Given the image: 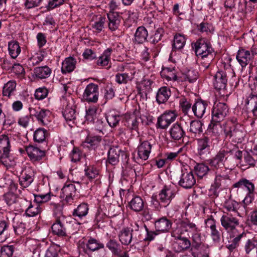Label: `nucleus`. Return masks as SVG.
Wrapping results in <instances>:
<instances>
[{
	"label": "nucleus",
	"mask_w": 257,
	"mask_h": 257,
	"mask_svg": "<svg viewBox=\"0 0 257 257\" xmlns=\"http://www.w3.org/2000/svg\"><path fill=\"white\" fill-rule=\"evenodd\" d=\"M233 149L224 147L221 149L214 157L208 160V163L213 170L223 168L231 170L234 167V164L230 156L233 154Z\"/></svg>",
	"instance_id": "obj_1"
},
{
	"label": "nucleus",
	"mask_w": 257,
	"mask_h": 257,
	"mask_svg": "<svg viewBox=\"0 0 257 257\" xmlns=\"http://www.w3.org/2000/svg\"><path fill=\"white\" fill-rule=\"evenodd\" d=\"M180 227L181 229L180 233L187 232L192 239L193 247L198 249L202 244V237L197 225L189 219L184 218L180 222Z\"/></svg>",
	"instance_id": "obj_2"
},
{
	"label": "nucleus",
	"mask_w": 257,
	"mask_h": 257,
	"mask_svg": "<svg viewBox=\"0 0 257 257\" xmlns=\"http://www.w3.org/2000/svg\"><path fill=\"white\" fill-rule=\"evenodd\" d=\"M229 108L225 103L215 102L212 110V126L211 128L213 133H216L217 136L219 135V132L217 131L218 128H221L214 122H220L223 120L228 115Z\"/></svg>",
	"instance_id": "obj_3"
},
{
	"label": "nucleus",
	"mask_w": 257,
	"mask_h": 257,
	"mask_svg": "<svg viewBox=\"0 0 257 257\" xmlns=\"http://www.w3.org/2000/svg\"><path fill=\"white\" fill-rule=\"evenodd\" d=\"M78 247L80 253L89 254L90 252L103 249L104 245L99 240L92 237H89L83 240H80Z\"/></svg>",
	"instance_id": "obj_4"
},
{
	"label": "nucleus",
	"mask_w": 257,
	"mask_h": 257,
	"mask_svg": "<svg viewBox=\"0 0 257 257\" xmlns=\"http://www.w3.org/2000/svg\"><path fill=\"white\" fill-rule=\"evenodd\" d=\"M237 214L231 212H223L220 218V223L223 228L227 232H233L240 222Z\"/></svg>",
	"instance_id": "obj_5"
},
{
	"label": "nucleus",
	"mask_w": 257,
	"mask_h": 257,
	"mask_svg": "<svg viewBox=\"0 0 257 257\" xmlns=\"http://www.w3.org/2000/svg\"><path fill=\"white\" fill-rule=\"evenodd\" d=\"M224 132L226 137L232 138V141L236 143H241L245 137V133L244 127L239 124L226 126Z\"/></svg>",
	"instance_id": "obj_6"
},
{
	"label": "nucleus",
	"mask_w": 257,
	"mask_h": 257,
	"mask_svg": "<svg viewBox=\"0 0 257 257\" xmlns=\"http://www.w3.org/2000/svg\"><path fill=\"white\" fill-rule=\"evenodd\" d=\"M227 82L226 73L224 70H218L214 76L213 85L216 89L220 90L222 95L228 96L226 91Z\"/></svg>",
	"instance_id": "obj_7"
},
{
	"label": "nucleus",
	"mask_w": 257,
	"mask_h": 257,
	"mask_svg": "<svg viewBox=\"0 0 257 257\" xmlns=\"http://www.w3.org/2000/svg\"><path fill=\"white\" fill-rule=\"evenodd\" d=\"M99 87L97 84L91 83L88 84L83 92V99L87 102L96 103L99 96Z\"/></svg>",
	"instance_id": "obj_8"
},
{
	"label": "nucleus",
	"mask_w": 257,
	"mask_h": 257,
	"mask_svg": "<svg viewBox=\"0 0 257 257\" xmlns=\"http://www.w3.org/2000/svg\"><path fill=\"white\" fill-rule=\"evenodd\" d=\"M196 55L198 57L206 56L207 55L213 53L210 45L204 39H200L194 44Z\"/></svg>",
	"instance_id": "obj_9"
},
{
	"label": "nucleus",
	"mask_w": 257,
	"mask_h": 257,
	"mask_svg": "<svg viewBox=\"0 0 257 257\" xmlns=\"http://www.w3.org/2000/svg\"><path fill=\"white\" fill-rule=\"evenodd\" d=\"M179 230H174L171 232V236L178 239L175 243V248L177 252H181L187 250L190 247V241L185 237H182Z\"/></svg>",
	"instance_id": "obj_10"
},
{
	"label": "nucleus",
	"mask_w": 257,
	"mask_h": 257,
	"mask_svg": "<svg viewBox=\"0 0 257 257\" xmlns=\"http://www.w3.org/2000/svg\"><path fill=\"white\" fill-rule=\"evenodd\" d=\"M177 114L175 111H166L158 118L157 125L161 129L167 128L176 118Z\"/></svg>",
	"instance_id": "obj_11"
},
{
	"label": "nucleus",
	"mask_w": 257,
	"mask_h": 257,
	"mask_svg": "<svg viewBox=\"0 0 257 257\" xmlns=\"http://www.w3.org/2000/svg\"><path fill=\"white\" fill-rule=\"evenodd\" d=\"M29 110L31 114L37 118L40 124L45 125L50 122V115H51V112L49 110L41 109L39 107L37 109L29 107Z\"/></svg>",
	"instance_id": "obj_12"
},
{
	"label": "nucleus",
	"mask_w": 257,
	"mask_h": 257,
	"mask_svg": "<svg viewBox=\"0 0 257 257\" xmlns=\"http://www.w3.org/2000/svg\"><path fill=\"white\" fill-rule=\"evenodd\" d=\"M140 71L135 68L132 69L130 72L118 73L115 75V81L118 84H126L131 81L133 79H139Z\"/></svg>",
	"instance_id": "obj_13"
},
{
	"label": "nucleus",
	"mask_w": 257,
	"mask_h": 257,
	"mask_svg": "<svg viewBox=\"0 0 257 257\" xmlns=\"http://www.w3.org/2000/svg\"><path fill=\"white\" fill-rule=\"evenodd\" d=\"M76 189L75 185L72 183L65 184L61 189L60 198L67 203H71L75 196Z\"/></svg>",
	"instance_id": "obj_14"
},
{
	"label": "nucleus",
	"mask_w": 257,
	"mask_h": 257,
	"mask_svg": "<svg viewBox=\"0 0 257 257\" xmlns=\"http://www.w3.org/2000/svg\"><path fill=\"white\" fill-rule=\"evenodd\" d=\"M196 181L191 171L182 170L178 184L185 189L191 188L195 184Z\"/></svg>",
	"instance_id": "obj_15"
},
{
	"label": "nucleus",
	"mask_w": 257,
	"mask_h": 257,
	"mask_svg": "<svg viewBox=\"0 0 257 257\" xmlns=\"http://www.w3.org/2000/svg\"><path fill=\"white\" fill-rule=\"evenodd\" d=\"M66 106L63 111V115L67 121H72L76 119V105L73 99H67Z\"/></svg>",
	"instance_id": "obj_16"
},
{
	"label": "nucleus",
	"mask_w": 257,
	"mask_h": 257,
	"mask_svg": "<svg viewBox=\"0 0 257 257\" xmlns=\"http://www.w3.org/2000/svg\"><path fill=\"white\" fill-rule=\"evenodd\" d=\"M232 188L235 189L237 193L242 191H245L246 192H254V185L251 181L243 178L240 179L233 184Z\"/></svg>",
	"instance_id": "obj_17"
},
{
	"label": "nucleus",
	"mask_w": 257,
	"mask_h": 257,
	"mask_svg": "<svg viewBox=\"0 0 257 257\" xmlns=\"http://www.w3.org/2000/svg\"><path fill=\"white\" fill-rule=\"evenodd\" d=\"M35 177V173L34 170L28 168L26 169L21 174L19 178L20 185L23 188L29 187L33 182Z\"/></svg>",
	"instance_id": "obj_18"
},
{
	"label": "nucleus",
	"mask_w": 257,
	"mask_h": 257,
	"mask_svg": "<svg viewBox=\"0 0 257 257\" xmlns=\"http://www.w3.org/2000/svg\"><path fill=\"white\" fill-rule=\"evenodd\" d=\"M26 151L33 162L39 161L42 160L45 156V150H41L39 148L33 146H29L26 148Z\"/></svg>",
	"instance_id": "obj_19"
},
{
	"label": "nucleus",
	"mask_w": 257,
	"mask_h": 257,
	"mask_svg": "<svg viewBox=\"0 0 257 257\" xmlns=\"http://www.w3.org/2000/svg\"><path fill=\"white\" fill-rule=\"evenodd\" d=\"M108 18V27L111 31L118 29L121 20V17L116 12H109L107 14Z\"/></svg>",
	"instance_id": "obj_20"
},
{
	"label": "nucleus",
	"mask_w": 257,
	"mask_h": 257,
	"mask_svg": "<svg viewBox=\"0 0 257 257\" xmlns=\"http://www.w3.org/2000/svg\"><path fill=\"white\" fill-rule=\"evenodd\" d=\"M152 145L148 141H144L140 143L138 147V155L139 158L143 160H147L151 152Z\"/></svg>",
	"instance_id": "obj_21"
},
{
	"label": "nucleus",
	"mask_w": 257,
	"mask_h": 257,
	"mask_svg": "<svg viewBox=\"0 0 257 257\" xmlns=\"http://www.w3.org/2000/svg\"><path fill=\"white\" fill-rule=\"evenodd\" d=\"M160 202L164 207L167 206L174 197V191L169 187L165 186L160 191L159 194Z\"/></svg>",
	"instance_id": "obj_22"
},
{
	"label": "nucleus",
	"mask_w": 257,
	"mask_h": 257,
	"mask_svg": "<svg viewBox=\"0 0 257 257\" xmlns=\"http://www.w3.org/2000/svg\"><path fill=\"white\" fill-rule=\"evenodd\" d=\"M208 102L202 99L197 100L192 106V110L195 116L198 118H202L205 114Z\"/></svg>",
	"instance_id": "obj_23"
},
{
	"label": "nucleus",
	"mask_w": 257,
	"mask_h": 257,
	"mask_svg": "<svg viewBox=\"0 0 257 257\" xmlns=\"http://www.w3.org/2000/svg\"><path fill=\"white\" fill-rule=\"evenodd\" d=\"M253 56V53L251 54L249 51L241 49L238 51L236 59L242 67H244L249 63Z\"/></svg>",
	"instance_id": "obj_24"
},
{
	"label": "nucleus",
	"mask_w": 257,
	"mask_h": 257,
	"mask_svg": "<svg viewBox=\"0 0 257 257\" xmlns=\"http://www.w3.org/2000/svg\"><path fill=\"white\" fill-rule=\"evenodd\" d=\"M211 141L208 137H203L197 140V150L200 155L208 153L211 144Z\"/></svg>",
	"instance_id": "obj_25"
},
{
	"label": "nucleus",
	"mask_w": 257,
	"mask_h": 257,
	"mask_svg": "<svg viewBox=\"0 0 257 257\" xmlns=\"http://www.w3.org/2000/svg\"><path fill=\"white\" fill-rule=\"evenodd\" d=\"M10 141L8 136L3 135L0 136V152L2 157L7 158L10 152Z\"/></svg>",
	"instance_id": "obj_26"
},
{
	"label": "nucleus",
	"mask_w": 257,
	"mask_h": 257,
	"mask_svg": "<svg viewBox=\"0 0 257 257\" xmlns=\"http://www.w3.org/2000/svg\"><path fill=\"white\" fill-rule=\"evenodd\" d=\"M54 234L60 236L66 235V228L65 225L64 219L60 217L53 223L51 227Z\"/></svg>",
	"instance_id": "obj_27"
},
{
	"label": "nucleus",
	"mask_w": 257,
	"mask_h": 257,
	"mask_svg": "<svg viewBox=\"0 0 257 257\" xmlns=\"http://www.w3.org/2000/svg\"><path fill=\"white\" fill-rule=\"evenodd\" d=\"M171 221L165 217L158 219L155 222L156 231L158 232H167L171 228Z\"/></svg>",
	"instance_id": "obj_28"
},
{
	"label": "nucleus",
	"mask_w": 257,
	"mask_h": 257,
	"mask_svg": "<svg viewBox=\"0 0 257 257\" xmlns=\"http://www.w3.org/2000/svg\"><path fill=\"white\" fill-rule=\"evenodd\" d=\"M121 150L117 147H112L108 152V159L107 163L111 165H116L119 162L120 153Z\"/></svg>",
	"instance_id": "obj_29"
},
{
	"label": "nucleus",
	"mask_w": 257,
	"mask_h": 257,
	"mask_svg": "<svg viewBox=\"0 0 257 257\" xmlns=\"http://www.w3.org/2000/svg\"><path fill=\"white\" fill-rule=\"evenodd\" d=\"M170 137L174 141H179L185 135V131L178 124L174 123L169 130Z\"/></svg>",
	"instance_id": "obj_30"
},
{
	"label": "nucleus",
	"mask_w": 257,
	"mask_h": 257,
	"mask_svg": "<svg viewBox=\"0 0 257 257\" xmlns=\"http://www.w3.org/2000/svg\"><path fill=\"white\" fill-rule=\"evenodd\" d=\"M171 91L169 88L164 86L159 89L156 94V100L159 104L166 102L171 96Z\"/></svg>",
	"instance_id": "obj_31"
},
{
	"label": "nucleus",
	"mask_w": 257,
	"mask_h": 257,
	"mask_svg": "<svg viewBox=\"0 0 257 257\" xmlns=\"http://www.w3.org/2000/svg\"><path fill=\"white\" fill-rule=\"evenodd\" d=\"M106 18L101 15L93 17L90 25L91 28L97 33L100 32L104 28Z\"/></svg>",
	"instance_id": "obj_32"
},
{
	"label": "nucleus",
	"mask_w": 257,
	"mask_h": 257,
	"mask_svg": "<svg viewBox=\"0 0 257 257\" xmlns=\"http://www.w3.org/2000/svg\"><path fill=\"white\" fill-rule=\"evenodd\" d=\"M76 60L73 57L65 58L62 62L61 71L63 74L72 72L76 67Z\"/></svg>",
	"instance_id": "obj_33"
},
{
	"label": "nucleus",
	"mask_w": 257,
	"mask_h": 257,
	"mask_svg": "<svg viewBox=\"0 0 257 257\" xmlns=\"http://www.w3.org/2000/svg\"><path fill=\"white\" fill-rule=\"evenodd\" d=\"M148 32L143 26L139 27L135 34V42L138 44H143L147 41Z\"/></svg>",
	"instance_id": "obj_34"
},
{
	"label": "nucleus",
	"mask_w": 257,
	"mask_h": 257,
	"mask_svg": "<svg viewBox=\"0 0 257 257\" xmlns=\"http://www.w3.org/2000/svg\"><path fill=\"white\" fill-rule=\"evenodd\" d=\"M112 50L111 48H107L103 53L98 57L96 64L98 66L105 67L109 64L110 61V56Z\"/></svg>",
	"instance_id": "obj_35"
},
{
	"label": "nucleus",
	"mask_w": 257,
	"mask_h": 257,
	"mask_svg": "<svg viewBox=\"0 0 257 257\" xmlns=\"http://www.w3.org/2000/svg\"><path fill=\"white\" fill-rule=\"evenodd\" d=\"M51 72V69L47 66L36 67L34 70L35 77L40 79L48 78Z\"/></svg>",
	"instance_id": "obj_36"
},
{
	"label": "nucleus",
	"mask_w": 257,
	"mask_h": 257,
	"mask_svg": "<svg viewBox=\"0 0 257 257\" xmlns=\"http://www.w3.org/2000/svg\"><path fill=\"white\" fill-rule=\"evenodd\" d=\"M129 207L134 211L139 212L143 210L144 202L140 196H135L129 202Z\"/></svg>",
	"instance_id": "obj_37"
},
{
	"label": "nucleus",
	"mask_w": 257,
	"mask_h": 257,
	"mask_svg": "<svg viewBox=\"0 0 257 257\" xmlns=\"http://www.w3.org/2000/svg\"><path fill=\"white\" fill-rule=\"evenodd\" d=\"M88 211L89 206L88 204L82 203L74 209L72 215L75 217H77L79 218H82L87 215Z\"/></svg>",
	"instance_id": "obj_38"
},
{
	"label": "nucleus",
	"mask_w": 257,
	"mask_h": 257,
	"mask_svg": "<svg viewBox=\"0 0 257 257\" xmlns=\"http://www.w3.org/2000/svg\"><path fill=\"white\" fill-rule=\"evenodd\" d=\"M245 103L252 107V112L254 117H257V94L250 93L246 98Z\"/></svg>",
	"instance_id": "obj_39"
},
{
	"label": "nucleus",
	"mask_w": 257,
	"mask_h": 257,
	"mask_svg": "<svg viewBox=\"0 0 257 257\" xmlns=\"http://www.w3.org/2000/svg\"><path fill=\"white\" fill-rule=\"evenodd\" d=\"M118 237L122 244L128 245L132 240V234L128 228H124L120 231Z\"/></svg>",
	"instance_id": "obj_40"
},
{
	"label": "nucleus",
	"mask_w": 257,
	"mask_h": 257,
	"mask_svg": "<svg viewBox=\"0 0 257 257\" xmlns=\"http://www.w3.org/2000/svg\"><path fill=\"white\" fill-rule=\"evenodd\" d=\"M125 125L133 130H136L138 126L137 116L134 114L126 113L124 116Z\"/></svg>",
	"instance_id": "obj_41"
},
{
	"label": "nucleus",
	"mask_w": 257,
	"mask_h": 257,
	"mask_svg": "<svg viewBox=\"0 0 257 257\" xmlns=\"http://www.w3.org/2000/svg\"><path fill=\"white\" fill-rule=\"evenodd\" d=\"M17 83L15 80H10L4 84L3 88V96L10 98L16 90Z\"/></svg>",
	"instance_id": "obj_42"
},
{
	"label": "nucleus",
	"mask_w": 257,
	"mask_h": 257,
	"mask_svg": "<svg viewBox=\"0 0 257 257\" xmlns=\"http://www.w3.org/2000/svg\"><path fill=\"white\" fill-rule=\"evenodd\" d=\"M8 50L9 54L13 59L16 58L21 52V47L18 42L12 41L9 42Z\"/></svg>",
	"instance_id": "obj_43"
},
{
	"label": "nucleus",
	"mask_w": 257,
	"mask_h": 257,
	"mask_svg": "<svg viewBox=\"0 0 257 257\" xmlns=\"http://www.w3.org/2000/svg\"><path fill=\"white\" fill-rule=\"evenodd\" d=\"M106 246L114 255H120V250L122 247L113 239H110L106 244Z\"/></svg>",
	"instance_id": "obj_44"
},
{
	"label": "nucleus",
	"mask_w": 257,
	"mask_h": 257,
	"mask_svg": "<svg viewBox=\"0 0 257 257\" xmlns=\"http://www.w3.org/2000/svg\"><path fill=\"white\" fill-rule=\"evenodd\" d=\"M101 141V137L100 136H89L87 137L84 145L95 149L99 145Z\"/></svg>",
	"instance_id": "obj_45"
},
{
	"label": "nucleus",
	"mask_w": 257,
	"mask_h": 257,
	"mask_svg": "<svg viewBox=\"0 0 257 257\" xmlns=\"http://www.w3.org/2000/svg\"><path fill=\"white\" fill-rule=\"evenodd\" d=\"M257 246V240L254 238L246 239L244 242L243 247L246 254H251Z\"/></svg>",
	"instance_id": "obj_46"
},
{
	"label": "nucleus",
	"mask_w": 257,
	"mask_h": 257,
	"mask_svg": "<svg viewBox=\"0 0 257 257\" xmlns=\"http://www.w3.org/2000/svg\"><path fill=\"white\" fill-rule=\"evenodd\" d=\"M161 75L168 81H175L177 80V74L174 68L168 67L164 68L161 72Z\"/></svg>",
	"instance_id": "obj_47"
},
{
	"label": "nucleus",
	"mask_w": 257,
	"mask_h": 257,
	"mask_svg": "<svg viewBox=\"0 0 257 257\" xmlns=\"http://www.w3.org/2000/svg\"><path fill=\"white\" fill-rule=\"evenodd\" d=\"M41 211L42 208L40 207V204L36 202L33 204L32 203L30 204L26 210L25 213L28 216L33 217L39 214Z\"/></svg>",
	"instance_id": "obj_48"
},
{
	"label": "nucleus",
	"mask_w": 257,
	"mask_h": 257,
	"mask_svg": "<svg viewBox=\"0 0 257 257\" xmlns=\"http://www.w3.org/2000/svg\"><path fill=\"white\" fill-rule=\"evenodd\" d=\"M202 132V122L198 120H192L190 124L189 132L196 136L197 134H200Z\"/></svg>",
	"instance_id": "obj_49"
},
{
	"label": "nucleus",
	"mask_w": 257,
	"mask_h": 257,
	"mask_svg": "<svg viewBox=\"0 0 257 257\" xmlns=\"http://www.w3.org/2000/svg\"><path fill=\"white\" fill-rule=\"evenodd\" d=\"M227 180L228 177L226 175H217L215 177L214 182L212 185V187L214 188L215 189L220 187L224 188L226 185Z\"/></svg>",
	"instance_id": "obj_50"
},
{
	"label": "nucleus",
	"mask_w": 257,
	"mask_h": 257,
	"mask_svg": "<svg viewBox=\"0 0 257 257\" xmlns=\"http://www.w3.org/2000/svg\"><path fill=\"white\" fill-rule=\"evenodd\" d=\"M246 234L243 232L237 235L236 237H234L232 241L226 245L227 248L230 250L232 251L233 250L236 249L239 244L241 238H243L246 237Z\"/></svg>",
	"instance_id": "obj_51"
},
{
	"label": "nucleus",
	"mask_w": 257,
	"mask_h": 257,
	"mask_svg": "<svg viewBox=\"0 0 257 257\" xmlns=\"http://www.w3.org/2000/svg\"><path fill=\"white\" fill-rule=\"evenodd\" d=\"M106 120L111 127H115L120 120V116L115 112H110L106 116Z\"/></svg>",
	"instance_id": "obj_52"
},
{
	"label": "nucleus",
	"mask_w": 257,
	"mask_h": 257,
	"mask_svg": "<svg viewBox=\"0 0 257 257\" xmlns=\"http://www.w3.org/2000/svg\"><path fill=\"white\" fill-rule=\"evenodd\" d=\"M85 174L89 180H92L99 176V171L94 166L91 165L85 169Z\"/></svg>",
	"instance_id": "obj_53"
},
{
	"label": "nucleus",
	"mask_w": 257,
	"mask_h": 257,
	"mask_svg": "<svg viewBox=\"0 0 257 257\" xmlns=\"http://www.w3.org/2000/svg\"><path fill=\"white\" fill-rule=\"evenodd\" d=\"M164 33V31L163 28H158L155 30L154 34L150 36L149 39L150 43L153 44L158 43L161 40Z\"/></svg>",
	"instance_id": "obj_54"
},
{
	"label": "nucleus",
	"mask_w": 257,
	"mask_h": 257,
	"mask_svg": "<svg viewBox=\"0 0 257 257\" xmlns=\"http://www.w3.org/2000/svg\"><path fill=\"white\" fill-rule=\"evenodd\" d=\"M47 134L48 133L46 130L42 128H39L34 133V141L38 143L43 142L45 141Z\"/></svg>",
	"instance_id": "obj_55"
},
{
	"label": "nucleus",
	"mask_w": 257,
	"mask_h": 257,
	"mask_svg": "<svg viewBox=\"0 0 257 257\" xmlns=\"http://www.w3.org/2000/svg\"><path fill=\"white\" fill-rule=\"evenodd\" d=\"M238 205V204L237 202L229 199L224 202L223 207L229 212H232V214H238L237 210Z\"/></svg>",
	"instance_id": "obj_56"
},
{
	"label": "nucleus",
	"mask_w": 257,
	"mask_h": 257,
	"mask_svg": "<svg viewBox=\"0 0 257 257\" xmlns=\"http://www.w3.org/2000/svg\"><path fill=\"white\" fill-rule=\"evenodd\" d=\"M186 42V40L184 36L181 34H177L174 36V43L173 44V49H182Z\"/></svg>",
	"instance_id": "obj_57"
},
{
	"label": "nucleus",
	"mask_w": 257,
	"mask_h": 257,
	"mask_svg": "<svg viewBox=\"0 0 257 257\" xmlns=\"http://www.w3.org/2000/svg\"><path fill=\"white\" fill-rule=\"evenodd\" d=\"M194 170L197 176L201 178L207 174L209 171V168L207 165L201 163L197 164L194 167Z\"/></svg>",
	"instance_id": "obj_58"
},
{
	"label": "nucleus",
	"mask_w": 257,
	"mask_h": 257,
	"mask_svg": "<svg viewBox=\"0 0 257 257\" xmlns=\"http://www.w3.org/2000/svg\"><path fill=\"white\" fill-rule=\"evenodd\" d=\"M244 160L246 165L249 167H257V153L250 155L247 153L244 156Z\"/></svg>",
	"instance_id": "obj_59"
},
{
	"label": "nucleus",
	"mask_w": 257,
	"mask_h": 257,
	"mask_svg": "<svg viewBox=\"0 0 257 257\" xmlns=\"http://www.w3.org/2000/svg\"><path fill=\"white\" fill-rule=\"evenodd\" d=\"M15 248L13 245L3 246L0 250V257H12Z\"/></svg>",
	"instance_id": "obj_60"
},
{
	"label": "nucleus",
	"mask_w": 257,
	"mask_h": 257,
	"mask_svg": "<svg viewBox=\"0 0 257 257\" xmlns=\"http://www.w3.org/2000/svg\"><path fill=\"white\" fill-rule=\"evenodd\" d=\"M46 54L45 51H40L30 58V61L33 65H37L44 60Z\"/></svg>",
	"instance_id": "obj_61"
},
{
	"label": "nucleus",
	"mask_w": 257,
	"mask_h": 257,
	"mask_svg": "<svg viewBox=\"0 0 257 257\" xmlns=\"http://www.w3.org/2000/svg\"><path fill=\"white\" fill-rule=\"evenodd\" d=\"M202 59L201 66L205 69H207L210 66L214 58V53L207 55L206 56L200 57Z\"/></svg>",
	"instance_id": "obj_62"
},
{
	"label": "nucleus",
	"mask_w": 257,
	"mask_h": 257,
	"mask_svg": "<svg viewBox=\"0 0 257 257\" xmlns=\"http://www.w3.org/2000/svg\"><path fill=\"white\" fill-rule=\"evenodd\" d=\"M59 251V246L57 245H51L46 250L44 257H58Z\"/></svg>",
	"instance_id": "obj_63"
},
{
	"label": "nucleus",
	"mask_w": 257,
	"mask_h": 257,
	"mask_svg": "<svg viewBox=\"0 0 257 257\" xmlns=\"http://www.w3.org/2000/svg\"><path fill=\"white\" fill-rule=\"evenodd\" d=\"M197 72L194 70H189L183 74V78L185 81H188L190 83L195 81L197 79Z\"/></svg>",
	"instance_id": "obj_64"
}]
</instances>
